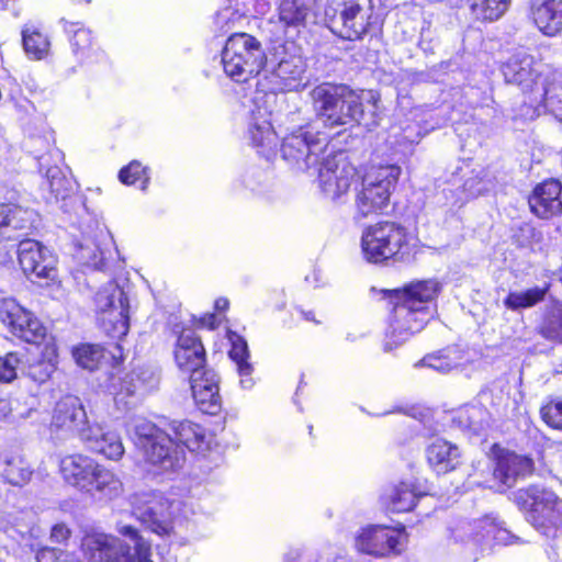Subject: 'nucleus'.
I'll list each match as a JSON object with an SVG mask.
<instances>
[{"label": "nucleus", "mask_w": 562, "mask_h": 562, "mask_svg": "<svg viewBox=\"0 0 562 562\" xmlns=\"http://www.w3.org/2000/svg\"><path fill=\"white\" fill-rule=\"evenodd\" d=\"M143 176L144 180L142 182V190H145L149 182V177L146 175V168H144L140 162L134 160L127 167L121 169L119 179L122 183L131 186Z\"/></svg>", "instance_id": "47"}, {"label": "nucleus", "mask_w": 562, "mask_h": 562, "mask_svg": "<svg viewBox=\"0 0 562 562\" xmlns=\"http://www.w3.org/2000/svg\"><path fill=\"white\" fill-rule=\"evenodd\" d=\"M456 540L465 541L473 540L477 543L492 539L498 544H510L514 542L513 536L502 521H497L495 517L485 516L473 521H463L452 531Z\"/></svg>", "instance_id": "21"}, {"label": "nucleus", "mask_w": 562, "mask_h": 562, "mask_svg": "<svg viewBox=\"0 0 562 562\" xmlns=\"http://www.w3.org/2000/svg\"><path fill=\"white\" fill-rule=\"evenodd\" d=\"M207 321L209 323L206 324L209 327L213 328L214 325H215V322H216V316L215 315H210L207 317Z\"/></svg>", "instance_id": "57"}, {"label": "nucleus", "mask_w": 562, "mask_h": 562, "mask_svg": "<svg viewBox=\"0 0 562 562\" xmlns=\"http://www.w3.org/2000/svg\"><path fill=\"white\" fill-rule=\"evenodd\" d=\"M30 462L18 452H4L0 457V475L12 486H24L33 476Z\"/></svg>", "instance_id": "32"}, {"label": "nucleus", "mask_w": 562, "mask_h": 562, "mask_svg": "<svg viewBox=\"0 0 562 562\" xmlns=\"http://www.w3.org/2000/svg\"><path fill=\"white\" fill-rule=\"evenodd\" d=\"M33 212L12 203H0V240L14 239L31 226Z\"/></svg>", "instance_id": "31"}, {"label": "nucleus", "mask_w": 562, "mask_h": 562, "mask_svg": "<svg viewBox=\"0 0 562 562\" xmlns=\"http://www.w3.org/2000/svg\"><path fill=\"white\" fill-rule=\"evenodd\" d=\"M173 442L180 448H187L192 452H202L205 448L204 429L192 422H173L171 424Z\"/></svg>", "instance_id": "34"}, {"label": "nucleus", "mask_w": 562, "mask_h": 562, "mask_svg": "<svg viewBox=\"0 0 562 562\" xmlns=\"http://www.w3.org/2000/svg\"><path fill=\"white\" fill-rule=\"evenodd\" d=\"M232 342V349L229 350V357L236 363L237 370L240 376V385L243 389H251L255 384L252 374V366L248 362L249 351L246 340L236 335H229Z\"/></svg>", "instance_id": "35"}, {"label": "nucleus", "mask_w": 562, "mask_h": 562, "mask_svg": "<svg viewBox=\"0 0 562 562\" xmlns=\"http://www.w3.org/2000/svg\"><path fill=\"white\" fill-rule=\"evenodd\" d=\"M494 470L493 476L506 487L513 486L518 480L532 474L533 460L527 456L494 445L492 448Z\"/></svg>", "instance_id": "19"}, {"label": "nucleus", "mask_w": 562, "mask_h": 562, "mask_svg": "<svg viewBox=\"0 0 562 562\" xmlns=\"http://www.w3.org/2000/svg\"><path fill=\"white\" fill-rule=\"evenodd\" d=\"M0 322L9 333L29 344H40L46 336L41 321L12 297L0 301Z\"/></svg>", "instance_id": "14"}, {"label": "nucleus", "mask_w": 562, "mask_h": 562, "mask_svg": "<svg viewBox=\"0 0 562 562\" xmlns=\"http://www.w3.org/2000/svg\"><path fill=\"white\" fill-rule=\"evenodd\" d=\"M74 357L78 366L92 371L103 359L104 350L100 345H81L74 350Z\"/></svg>", "instance_id": "43"}, {"label": "nucleus", "mask_w": 562, "mask_h": 562, "mask_svg": "<svg viewBox=\"0 0 562 562\" xmlns=\"http://www.w3.org/2000/svg\"><path fill=\"white\" fill-rule=\"evenodd\" d=\"M228 305H229L228 300L225 297H220L215 301V308L217 311H225L228 308Z\"/></svg>", "instance_id": "55"}, {"label": "nucleus", "mask_w": 562, "mask_h": 562, "mask_svg": "<svg viewBox=\"0 0 562 562\" xmlns=\"http://www.w3.org/2000/svg\"><path fill=\"white\" fill-rule=\"evenodd\" d=\"M23 47L33 60H41L48 55L49 41L46 35L42 34L35 29H24L22 31Z\"/></svg>", "instance_id": "39"}, {"label": "nucleus", "mask_w": 562, "mask_h": 562, "mask_svg": "<svg viewBox=\"0 0 562 562\" xmlns=\"http://www.w3.org/2000/svg\"><path fill=\"white\" fill-rule=\"evenodd\" d=\"M173 353L175 360L182 371L192 374L205 369L204 347L201 339L190 329L182 330L179 335Z\"/></svg>", "instance_id": "26"}, {"label": "nucleus", "mask_w": 562, "mask_h": 562, "mask_svg": "<svg viewBox=\"0 0 562 562\" xmlns=\"http://www.w3.org/2000/svg\"><path fill=\"white\" fill-rule=\"evenodd\" d=\"M306 64L302 56L285 54L271 69L266 70L258 85L271 93L299 91L303 89Z\"/></svg>", "instance_id": "13"}, {"label": "nucleus", "mask_w": 562, "mask_h": 562, "mask_svg": "<svg viewBox=\"0 0 562 562\" xmlns=\"http://www.w3.org/2000/svg\"><path fill=\"white\" fill-rule=\"evenodd\" d=\"M111 389L115 394L132 396L142 389V381L138 374L131 372L123 378L112 379Z\"/></svg>", "instance_id": "46"}, {"label": "nucleus", "mask_w": 562, "mask_h": 562, "mask_svg": "<svg viewBox=\"0 0 562 562\" xmlns=\"http://www.w3.org/2000/svg\"><path fill=\"white\" fill-rule=\"evenodd\" d=\"M338 19L341 23L340 36L346 40H358L367 32L366 13L357 0H344Z\"/></svg>", "instance_id": "33"}, {"label": "nucleus", "mask_w": 562, "mask_h": 562, "mask_svg": "<svg viewBox=\"0 0 562 562\" xmlns=\"http://www.w3.org/2000/svg\"><path fill=\"white\" fill-rule=\"evenodd\" d=\"M300 312L306 321L314 322L316 324L319 323L318 321L315 319L313 312H304L302 310Z\"/></svg>", "instance_id": "56"}, {"label": "nucleus", "mask_w": 562, "mask_h": 562, "mask_svg": "<svg viewBox=\"0 0 562 562\" xmlns=\"http://www.w3.org/2000/svg\"><path fill=\"white\" fill-rule=\"evenodd\" d=\"M422 495L412 482H401L389 495V508L396 513L409 512Z\"/></svg>", "instance_id": "37"}, {"label": "nucleus", "mask_w": 562, "mask_h": 562, "mask_svg": "<svg viewBox=\"0 0 562 562\" xmlns=\"http://www.w3.org/2000/svg\"><path fill=\"white\" fill-rule=\"evenodd\" d=\"M4 408H5L4 402L0 401V419L5 415Z\"/></svg>", "instance_id": "58"}, {"label": "nucleus", "mask_w": 562, "mask_h": 562, "mask_svg": "<svg viewBox=\"0 0 562 562\" xmlns=\"http://www.w3.org/2000/svg\"><path fill=\"white\" fill-rule=\"evenodd\" d=\"M87 2H90V0H86Z\"/></svg>", "instance_id": "60"}, {"label": "nucleus", "mask_w": 562, "mask_h": 562, "mask_svg": "<svg viewBox=\"0 0 562 562\" xmlns=\"http://www.w3.org/2000/svg\"><path fill=\"white\" fill-rule=\"evenodd\" d=\"M116 531L134 543V554L131 547L119 537L106 533H94L83 539L82 547L86 555L92 562H154L151 547L138 530L122 521L116 524Z\"/></svg>", "instance_id": "3"}, {"label": "nucleus", "mask_w": 562, "mask_h": 562, "mask_svg": "<svg viewBox=\"0 0 562 562\" xmlns=\"http://www.w3.org/2000/svg\"><path fill=\"white\" fill-rule=\"evenodd\" d=\"M53 372L54 366L52 363L41 361L30 367L29 374L33 380L42 383L46 381Z\"/></svg>", "instance_id": "51"}, {"label": "nucleus", "mask_w": 562, "mask_h": 562, "mask_svg": "<svg viewBox=\"0 0 562 562\" xmlns=\"http://www.w3.org/2000/svg\"><path fill=\"white\" fill-rule=\"evenodd\" d=\"M514 502L538 532L547 538L559 536L562 529V501L554 492L530 485L515 492Z\"/></svg>", "instance_id": "5"}, {"label": "nucleus", "mask_w": 562, "mask_h": 562, "mask_svg": "<svg viewBox=\"0 0 562 562\" xmlns=\"http://www.w3.org/2000/svg\"><path fill=\"white\" fill-rule=\"evenodd\" d=\"M65 553L57 549L45 548L37 552V562H65Z\"/></svg>", "instance_id": "52"}, {"label": "nucleus", "mask_w": 562, "mask_h": 562, "mask_svg": "<svg viewBox=\"0 0 562 562\" xmlns=\"http://www.w3.org/2000/svg\"><path fill=\"white\" fill-rule=\"evenodd\" d=\"M510 0H471V11L476 20L493 22L507 11Z\"/></svg>", "instance_id": "38"}, {"label": "nucleus", "mask_w": 562, "mask_h": 562, "mask_svg": "<svg viewBox=\"0 0 562 562\" xmlns=\"http://www.w3.org/2000/svg\"><path fill=\"white\" fill-rule=\"evenodd\" d=\"M482 415V411L476 406H467L458 412L459 423L464 427L475 428L477 425L476 417Z\"/></svg>", "instance_id": "50"}, {"label": "nucleus", "mask_w": 562, "mask_h": 562, "mask_svg": "<svg viewBox=\"0 0 562 562\" xmlns=\"http://www.w3.org/2000/svg\"><path fill=\"white\" fill-rule=\"evenodd\" d=\"M441 290V284L434 279L414 281L402 290H396L398 302L395 304L386 333L390 345L398 346L407 341L413 335L423 330L432 317L429 307Z\"/></svg>", "instance_id": "1"}, {"label": "nucleus", "mask_w": 562, "mask_h": 562, "mask_svg": "<svg viewBox=\"0 0 562 562\" xmlns=\"http://www.w3.org/2000/svg\"><path fill=\"white\" fill-rule=\"evenodd\" d=\"M266 61L261 43L247 33L231 35L222 50L224 72L236 82H246L258 76Z\"/></svg>", "instance_id": "6"}, {"label": "nucleus", "mask_w": 562, "mask_h": 562, "mask_svg": "<svg viewBox=\"0 0 562 562\" xmlns=\"http://www.w3.org/2000/svg\"><path fill=\"white\" fill-rule=\"evenodd\" d=\"M313 109L323 125L329 128L361 123V97L344 86L321 83L310 92Z\"/></svg>", "instance_id": "4"}, {"label": "nucleus", "mask_w": 562, "mask_h": 562, "mask_svg": "<svg viewBox=\"0 0 562 562\" xmlns=\"http://www.w3.org/2000/svg\"><path fill=\"white\" fill-rule=\"evenodd\" d=\"M327 142V136L319 133L315 124L300 126L282 139V158L300 170H308L318 164Z\"/></svg>", "instance_id": "11"}, {"label": "nucleus", "mask_w": 562, "mask_h": 562, "mask_svg": "<svg viewBox=\"0 0 562 562\" xmlns=\"http://www.w3.org/2000/svg\"><path fill=\"white\" fill-rule=\"evenodd\" d=\"M18 257L29 278L53 280L56 277V258L41 243L34 239L20 241Z\"/></svg>", "instance_id": "18"}, {"label": "nucleus", "mask_w": 562, "mask_h": 562, "mask_svg": "<svg viewBox=\"0 0 562 562\" xmlns=\"http://www.w3.org/2000/svg\"><path fill=\"white\" fill-rule=\"evenodd\" d=\"M562 186L550 179L538 184L529 198L531 212L540 218H550L562 213Z\"/></svg>", "instance_id": "25"}, {"label": "nucleus", "mask_w": 562, "mask_h": 562, "mask_svg": "<svg viewBox=\"0 0 562 562\" xmlns=\"http://www.w3.org/2000/svg\"><path fill=\"white\" fill-rule=\"evenodd\" d=\"M87 413L80 400L76 396H66L57 402L50 422V432L57 437H68L87 429Z\"/></svg>", "instance_id": "20"}, {"label": "nucleus", "mask_w": 562, "mask_h": 562, "mask_svg": "<svg viewBox=\"0 0 562 562\" xmlns=\"http://www.w3.org/2000/svg\"><path fill=\"white\" fill-rule=\"evenodd\" d=\"M15 108L25 114L30 113L32 110H34V105L31 101L27 99H21L15 101Z\"/></svg>", "instance_id": "54"}, {"label": "nucleus", "mask_w": 562, "mask_h": 562, "mask_svg": "<svg viewBox=\"0 0 562 562\" xmlns=\"http://www.w3.org/2000/svg\"><path fill=\"white\" fill-rule=\"evenodd\" d=\"M463 360V352L458 348H448L435 353L425 356L420 366L430 368L440 373L450 372L457 369Z\"/></svg>", "instance_id": "36"}, {"label": "nucleus", "mask_w": 562, "mask_h": 562, "mask_svg": "<svg viewBox=\"0 0 562 562\" xmlns=\"http://www.w3.org/2000/svg\"><path fill=\"white\" fill-rule=\"evenodd\" d=\"M19 363L20 359L14 352L0 357V383H10L16 378Z\"/></svg>", "instance_id": "49"}, {"label": "nucleus", "mask_w": 562, "mask_h": 562, "mask_svg": "<svg viewBox=\"0 0 562 562\" xmlns=\"http://www.w3.org/2000/svg\"><path fill=\"white\" fill-rule=\"evenodd\" d=\"M540 415L548 426L562 430V396L550 397L541 406Z\"/></svg>", "instance_id": "45"}, {"label": "nucleus", "mask_w": 562, "mask_h": 562, "mask_svg": "<svg viewBox=\"0 0 562 562\" xmlns=\"http://www.w3.org/2000/svg\"><path fill=\"white\" fill-rule=\"evenodd\" d=\"M401 175L396 165L371 167L362 178L361 189L356 194L357 213L367 217L382 212Z\"/></svg>", "instance_id": "8"}, {"label": "nucleus", "mask_w": 562, "mask_h": 562, "mask_svg": "<svg viewBox=\"0 0 562 562\" xmlns=\"http://www.w3.org/2000/svg\"><path fill=\"white\" fill-rule=\"evenodd\" d=\"M429 467L438 474L453 471L461 462L458 446L442 438H434L426 448Z\"/></svg>", "instance_id": "28"}, {"label": "nucleus", "mask_w": 562, "mask_h": 562, "mask_svg": "<svg viewBox=\"0 0 562 562\" xmlns=\"http://www.w3.org/2000/svg\"><path fill=\"white\" fill-rule=\"evenodd\" d=\"M502 72L507 83L520 88L525 94L533 97L541 87V81H546L543 76V65L525 50H518L510 55L502 66Z\"/></svg>", "instance_id": "15"}, {"label": "nucleus", "mask_w": 562, "mask_h": 562, "mask_svg": "<svg viewBox=\"0 0 562 562\" xmlns=\"http://www.w3.org/2000/svg\"><path fill=\"white\" fill-rule=\"evenodd\" d=\"M63 479L77 490L104 499H115L124 492L121 479L93 458L74 453L60 460Z\"/></svg>", "instance_id": "2"}, {"label": "nucleus", "mask_w": 562, "mask_h": 562, "mask_svg": "<svg viewBox=\"0 0 562 562\" xmlns=\"http://www.w3.org/2000/svg\"><path fill=\"white\" fill-rule=\"evenodd\" d=\"M406 544V535L384 525H368L358 530L355 536L356 549L376 558L400 554Z\"/></svg>", "instance_id": "12"}, {"label": "nucleus", "mask_w": 562, "mask_h": 562, "mask_svg": "<svg viewBox=\"0 0 562 562\" xmlns=\"http://www.w3.org/2000/svg\"><path fill=\"white\" fill-rule=\"evenodd\" d=\"M306 562H348V560L338 548L326 544L315 550Z\"/></svg>", "instance_id": "48"}, {"label": "nucleus", "mask_w": 562, "mask_h": 562, "mask_svg": "<svg viewBox=\"0 0 562 562\" xmlns=\"http://www.w3.org/2000/svg\"><path fill=\"white\" fill-rule=\"evenodd\" d=\"M529 103L535 108V112H548L557 120L562 121V78L552 80L547 78L541 81V87L533 97H529Z\"/></svg>", "instance_id": "29"}, {"label": "nucleus", "mask_w": 562, "mask_h": 562, "mask_svg": "<svg viewBox=\"0 0 562 562\" xmlns=\"http://www.w3.org/2000/svg\"><path fill=\"white\" fill-rule=\"evenodd\" d=\"M531 16L543 34H558L562 30V0H533Z\"/></svg>", "instance_id": "30"}, {"label": "nucleus", "mask_w": 562, "mask_h": 562, "mask_svg": "<svg viewBox=\"0 0 562 562\" xmlns=\"http://www.w3.org/2000/svg\"><path fill=\"white\" fill-rule=\"evenodd\" d=\"M46 180L56 199H65L72 189L71 180L58 167H52L46 171Z\"/></svg>", "instance_id": "44"}, {"label": "nucleus", "mask_w": 562, "mask_h": 562, "mask_svg": "<svg viewBox=\"0 0 562 562\" xmlns=\"http://www.w3.org/2000/svg\"><path fill=\"white\" fill-rule=\"evenodd\" d=\"M356 177V168L344 154L327 157L318 169L319 187L331 201H339L347 194Z\"/></svg>", "instance_id": "17"}, {"label": "nucleus", "mask_w": 562, "mask_h": 562, "mask_svg": "<svg viewBox=\"0 0 562 562\" xmlns=\"http://www.w3.org/2000/svg\"><path fill=\"white\" fill-rule=\"evenodd\" d=\"M64 29L71 34L70 44L72 52L77 56L83 57L92 45V35L90 30L80 26L78 23L64 22Z\"/></svg>", "instance_id": "42"}, {"label": "nucleus", "mask_w": 562, "mask_h": 562, "mask_svg": "<svg viewBox=\"0 0 562 562\" xmlns=\"http://www.w3.org/2000/svg\"><path fill=\"white\" fill-rule=\"evenodd\" d=\"M538 331L547 340L562 344V303H552Z\"/></svg>", "instance_id": "40"}, {"label": "nucleus", "mask_w": 562, "mask_h": 562, "mask_svg": "<svg viewBox=\"0 0 562 562\" xmlns=\"http://www.w3.org/2000/svg\"><path fill=\"white\" fill-rule=\"evenodd\" d=\"M70 536V529L65 524H56L52 528L50 538L57 543L65 542Z\"/></svg>", "instance_id": "53"}, {"label": "nucleus", "mask_w": 562, "mask_h": 562, "mask_svg": "<svg viewBox=\"0 0 562 562\" xmlns=\"http://www.w3.org/2000/svg\"><path fill=\"white\" fill-rule=\"evenodd\" d=\"M7 525L8 524L2 520V515L0 514V529H5Z\"/></svg>", "instance_id": "59"}, {"label": "nucleus", "mask_w": 562, "mask_h": 562, "mask_svg": "<svg viewBox=\"0 0 562 562\" xmlns=\"http://www.w3.org/2000/svg\"><path fill=\"white\" fill-rule=\"evenodd\" d=\"M546 289L532 288L526 291L510 292L504 300L507 308L516 311L520 308H528L536 305L544 299Z\"/></svg>", "instance_id": "41"}, {"label": "nucleus", "mask_w": 562, "mask_h": 562, "mask_svg": "<svg viewBox=\"0 0 562 562\" xmlns=\"http://www.w3.org/2000/svg\"><path fill=\"white\" fill-rule=\"evenodd\" d=\"M192 396L203 413L214 415L221 409L218 376L212 369H203L190 376Z\"/></svg>", "instance_id": "22"}, {"label": "nucleus", "mask_w": 562, "mask_h": 562, "mask_svg": "<svg viewBox=\"0 0 562 562\" xmlns=\"http://www.w3.org/2000/svg\"><path fill=\"white\" fill-rule=\"evenodd\" d=\"M316 0H281L278 16L284 27L300 29L316 19Z\"/></svg>", "instance_id": "27"}, {"label": "nucleus", "mask_w": 562, "mask_h": 562, "mask_svg": "<svg viewBox=\"0 0 562 562\" xmlns=\"http://www.w3.org/2000/svg\"><path fill=\"white\" fill-rule=\"evenodd\" d=\"M136 445L143 450L145 461L161 471L178 468L183 460V449L171 435L165 432L149 420L138 418L134 423Z\"/></svg>", "instance_id": "7"}, {"label": "nucleus", "mask_w": 562, "mask_h": 562, "mask_svg": "<svg viewBox=\"0 0 562 562\" xmlns=\"http://www.w3.org/2000/svg\"><path fill=\"white\" fill-rule=\"evenodd\" d=\"M81 440L87 447L109 460H120L124 452L121 436L113 429L100 424L89 425L81 431Z\"/></svg>", "instance_id": "23"}, {"label": "nucleus", "mask_w": 562, "mask_h": 562, "mask_svg": "<svg viewBox=\"0 0 562 562\" xmlns=\"http://www.w3.org/2000/svg\"><path fill=\"white\" fill-rule=\"evenodd\" d=\"M97 313L103 330L112 338L126 336L130 329L127 294L116 282L110 281L94 296Z\"/></svg>", "instance_id": "10"}, {"label": "nucleus", "mask_w": 562, "mask_h": 562, "mask_svg": "<svg viewBox=\"0 0 562 562\" xmlns=\"http://www.w3.org/2000/svg\"><path fill=\"white\" fill-rule=\"evenodd\" d=\"M131 505L133 515L151 532L165 536L172 530L170 505L161 495L136 493L131 496Z\"/></svg>", "instance_id": "16"}, {"label": "nucleus", "mask_w": 562, "mask_h": 562, "mask_svg": "<svg viewBox=\"0 0 562 562\" xmlns=\"http://www.w3.org/2000/svg\"><path fill=\"white\" fill-rule=\"evenodd\" d=\"M406 248V229L395 222H379L362 233L361 249L368 262L383 263L390 259L402 258Z\"/></svg>", "instance_id": "9"}, {"label": "nucleus", "mask_w": 562, "mask_h": 562, "mask_svg": "<svg viewBox=\"0 0 562 562\" xmlns=\"http://www.w3.org/2000/svg\"><path fill=\"white\" fill-rule=\"evenodd\" d=\"M270 115L267 109L258 106L251 111L248 123V135L252 146L258 149L259 154L268 158L276 153L278 144V136L272 127Z\"/></svg>", "instance_id": "24"}]
</instances>
